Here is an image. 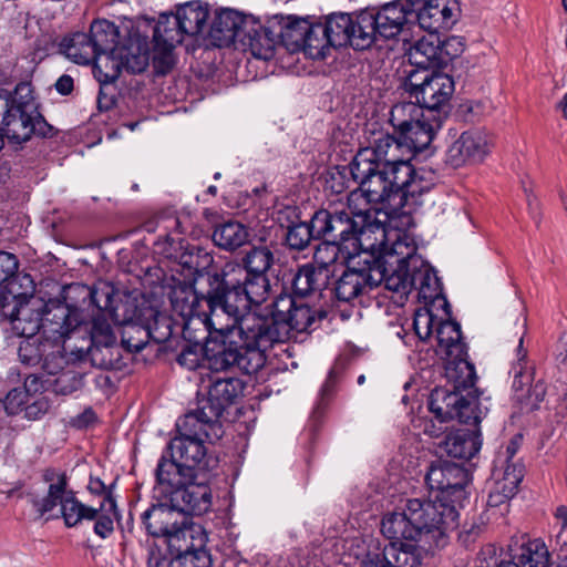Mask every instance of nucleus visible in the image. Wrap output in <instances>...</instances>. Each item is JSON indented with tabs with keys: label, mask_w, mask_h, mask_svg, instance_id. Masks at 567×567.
I'll return each mask as SVG.
<instances>
[{
	"label": "nucleus",
	"mask_w": 567,
	"mask_h": 567,
	"mask_svg": "<svg viewBox=\"0 0 567 567\" xmlns=\"http://www.w3.org/2000/svg\"><path fill=\"white\" fill-rule=\"evenodd\" d=\"M426 112L416 102H400L392 106L390 112V123L394 132L399 134L408 126L413 125L420 118L426 116Z\"/></svg>",
	"instance_id": "48"
},
{
	"label": "nucleus",
	"mask_w": 567,
	"mask_h": 567,
	"mask_svg": "<svg viewBox=\"0 0 567 567\" xmlns=\"http://www.w3.org/2000/svg\"><path fill=\"white\" fill-rule=\"evenodd\" d=\"M244 389L245 385L238 378H217L212 381L207 396L200 400L197 409L189 413L206 421V429L212 436H223L219 417L226 409L236 403Z\"/></svg>",
	"instance_id": "11"
},
{
	"label": "nucleus",
	"mask_w": 567,
	"mask_h": 567,
	"mask_svg": "<svg viewBox=\"0 0 567 567\" xmlns=\"http://www.w3.org/2000/svg\"><path fill=\"white\" fill-rule=\"evenodd\" d=\"M241 267L249 275L266 276L274 262V254L267 247H254L243 259Z\"/></svg>",
	"instance_id": "54"
},
{
	"label": "nucleus",
	"mask_w": 567,
	"mask_h": 567,
	"mask_svg": "<svg viewBox=\"0 0 567 567\" xmlns=\"http://www.w3.org/2000/svg\"><path fill=\"white\" fill-rule=\"evenodd\" d=\"M391 238L383 245L382 255L385 258L383 262L396 265L400 268L409 267V260L412 259L417 250L414 239L406 233L389 229Z\"/></svg>",
	"instance_id": "35"
},
{
	"label": "nucleus",
	"mask_w": 567,
	"mask_h": 567,
	"mask_svg": "<svg viewBox=\"0 0 567 567\" xmlns=\"http://www.w3.org/2000/svg\"><path fill=\"white\" fill-rule=\"evenodd\" d=\"M441 54L440 41L431 34L415 42L409 51V60L416 68L432 69L441 63Z\"/></svg>",
	"instance_id": "42"
},
{
	"label": "nucleus",
	"mask_w": 567,
	"mask_h": 567,
	"mask_svg": "<svg viewBox=\"0 0 567 567\" xmlns=\"http://www.w3.org/2000/svg\"><path fill=\"white\" fill-rule=\"evenodd\" d=\"M330 41L322 23H311L309 21L307 34L305 35V45L301 50L313 59H323L326 50L329 49Z\"/></svg>",
	"instance_id": "51"
},
{
	"label": "nucleus",
	"mask_w": 567,
	"mask_h": 567,
	"mask_svg": "<svg viewBox=\"0 0 567 567\" xmlns=\"http://www.w3.org/2000/svg\"><path fill=\"white\" fill-rule=\"evenodd\" d=\"M96 514L93 518L94 533L102 539L107 538L114 532V520L118 518L116 501L113 495L104 498L99 507H95Z\"/></svg>",
	"instance_id": "50"
},
{
	"label": "nucleus",
	"mask_w": 567,
	"mask_h": 567,
	"mask_svg": "<svg viewBox=\"0 0 567 567\" xmlns=\"http://www.w3.org/2000/svg\"><path fill=\"white\" fill-rule=\"evenodd\" d=\"M175 48L176 47L156 45V43H154L153 66L157 74L164 75L172 70L175 63Z\"/></svg>",
	"instance_id": "58"
},
{
	"label": "nucleus",
	"mask_w": 567,
	"mask_h": 567,
	"mask_svg": "<svg viewBox=\"0 0 567 567\" xmlns=\"http://www.w3.org/2000/svg\"><path fill=\"white\" fill-rule=\"evenodd\" d=\"M42 481L47 484L43 495L28 493V502L38 514L43 517L59 507L60 517L65 527L74 528L84 520L92 522L95 517V507L82 503L76 493L70 487V478L65 471L47 467L41 473Z\"/></svg>",
	"instance_id": "4"
},
{
	"label": "nucleus",
	"mask_w": 567,
	"mask_h": 567,
	"mask_svg": "<svg viewBox=\"0 0 567 567\" xmlns=\"http://www.w3.org/2000/svg\"><path fill=\"white\" fill-rule=\"evenodd\" d=\"M165 539L179 558L193 563L195 567H210V555L206 549L207 534L188 516L184 515Z\"/></svg>",
	"instance_id": "13"
},
{
	"label": "nucleus",
	"mask_w": 567,
	"mask_h": 567,
	"mask_svg": "<svg viewBox=\"0 0 567 567\" xmlns=\"http://www.w3.org/2000/svg\"><path fill=\"white\" fill-rule=\"evenodd\" d=\"M334 269L318 268L307 264L299 268L292 282L293 292L299 297H306L324 289Z\"/></svg>",
	"instance_id": "36"
},
{
	"label": "nucleus",
	"mask_w": 567,
	"mask_h": 567,
	"mask_svg": "<svg viewBox=\"0 0 567 567\" xmlns=\"http://www.w3.org/2000/svg\"><path fill=\"white\" fill-rule=\"evenodd\" d=\"M248 239L245 226L237 221H228L218 226L213 234V240L219 247L233 250L244 245Z\"/></svg>",
	"instance_id": "49"
},
{
	"label": "nucleus",
	"mask_w": 567,
	"mask_h": 567,
	"mask_svg": "<svg viewBox=\"0 0 567 567\" xmlns=\"http://www.w3.org/2000/svg\"><path fill=\"white\" fill-rule=\"evenodd\" d=\"M120 65L128 73L138 74L150 65L148 44L142 39H131L115 53Z\"/></svg>",
	"instance_id": "37"
},
{
	"label": "nucleus",
	"mask_w": 567,
	"mask_h": 567,
	"mask_svg": "<svg viewBox=\"0 0 567 567\" xmlns=\"http://www.w3.org/2000/svg\"><path fill=\"white\" fill-rule=\"evenodd\" d=\"M384 279L383 264L365 251L351 256L346 269L334 281L333 295L339 302L353 303Z\"/></svg>",
	"instance_id": "8"
},
{
	"label": "nucleus",
	"mask_w": 567,
	"mask_h": 567,
	"mask_svg": "<svg viewBox=\"0 0 567 567\" xmlns=\"http://www.w3.org/2000/svg\"><path fill=\"white\" fill-rule=\"evenodd\" d=\"M204 358V347H186L177 357V362L188 370H195L199 367Z\"/></svg>",
	"instance_id": "63"
},
{
	"label": "nucleus",
	"mask_w": 567,
	"mask_h": 567,
	"mask_svg": "<svg viewBox=\"0 0 567 567\" xmlns=\"http://www.w3.org/2000/svg\"><path fill=\"white\" fill-rule=\"evenodd\" d=\"M413 523L414 522L410 519L408 505L405 504L402 512H392L383 516L381 520V533L388 539L393 540L392 544H398V546L408 545L402 540L420 542L416 528ZM389 545H391V543ZM412 545L415 546L422 554L421 547L416 546L415 544ZM421 558L423 559L422 555Z\"/></svg>",
	"instance_id": "30"
},
{
	"label": "nucleus",
	"mask_w": 567,
	"mask_h": 567,
	"mask_svg": "<svg viewBox=\"0 0 567 567\" xmlns=\"http://www.w3.org/2000/svg\"><path fill=\"white\" fill-rule=\"evenodd\" d=\"M176 426L178 435L171 440L156 467L157 483L169 486L185 480L205 478L217 463L208 455L205 441L214 442L221 437L212 436L206 421L189 412L178 419Z\"/></svg>",
	"instance_id": "2"
},
{
	"label": "nucleus",
	"mask_w": 567,
	"mask_h": 567,
	"mask_svg": "<svg viewBox=\"0 0 567 567\" xmlns=\"http://www.w3.org/2000/svg\"><path fill=\"white\" fill-rule=\"evenodd\" d=\"M425 482L431 492H436L435 497L454 505H462L467 498L466 485L468 483L467 471L452 462L437 461L433 463L425 476Z\"/></svg>",
	"instance_id": "16"
},
{
	"label": "nucleus",
	"mask_w": 567,
	"mask_h": 567,
	"mask_svg": "<svg viewBox=\"0 0 567 567\" xmlns=\"http://www.w3.org/2000/svg\"><path fill=\"white\" fill-rule=\"evenodd\" d=\"M277 42V34L264 27L261 21L255 17L252 28H246L239 44L245 50H249L255 58L270 60L275 54Z\"/></svg>",
	"instance_id": "31"
},
{
	"label": "nucleus",
	"mask_w": 567,
	"mask_h": 567,
	"mask_svg": "<svg viewBox=\"0 0 567 567\" xmlns=\"http://www.w3.org/2000/svg\"><path fill=\"white\" fill-rule=\"evenodd\" d=\"M381 262L384 265L383 260ZM384 269V279L382 282H384L385 288L395 292L400 293H406L411 288V278L409 276V267L404 266V268H400L396 266V269L393 270L391 275H386V268L383 266Z\"/></svg>",
	"instance_id": "57"
},
{
	"label": "nucleus",
	"mask_w": 567,
	"mask_h": 567,
	"mask_svg": "<svg viewBox=\"0 0 567 567\" xmlns=\"http://www.w3.org/2000/svg\"><path fill=\"white\" fill-rule=\"evenodd\" d=\"M481 445L482 442L478 432L458 430L445 436L441 449L451 457L470 460L478 453Z\"/></svg>",
	"instance_id": "34"
},
{
	"label": "nucleus",
	"mask_w": 567,
	"mask_h": 567,
	"mask_svg": "<svg viewBox=\"0 0 567 567\" xmlns=\"http://www.w3.org/2000/svg\"><path fill=\"white\" fill-rule=\"evenodd\" d=\"M92 339L94 342L104 347H110L116 341L111 326L107 322L100 320H95L93 323Z\"/></svg>",
	"instance_id": "64"
},
{
	"label": "nucleus",
	"mask_w": 567,
	"mask_h": 567,
	"mask_svg": "<svg viewBox=\"0 0 567 567\" xmlns=\"http://www.w3.org/2000/svg\"><path fill=\"white\" fill-rule=\"evenodd\" d=\"M442 123L443 117L441 115H426L398 134L401 142L409 146L412 158L416 153L422 152L431 144L435 132L442 126Z\"/></svg>",
	"instance_id": "28"
},
{
	"label": "nucleus",
	"mask_w": 567,
	"mask_h": 567,
	"mask_svg": "<svg viewBox=\"0 0 567 567\" xmlns=\"http://www.w3.org/2000/svg\"><path fill=\"white\" fill-rule=\"evenodd\" d=\"M420 550L413 545L371 543L363 558L364 567H421Z\"/></svg>",
	"instance_id": "21"
},
{
	"label": "nucleus",
	"mask_w": 567,
	"mask_h": 567,
	"mask_svg": "<svg viewBox=\"0 0 567 567\" xmlns=\"http://www.w3.org/2000/svg\"><path fill=\"white\" fill-rule=\"evenodd\" d=\"M489 152V141L484 132L470 130L463 132L446 151V163L457 168L466 164H476Z\"/></svg>",
	"instance_id": "22"
},
{
	"label": "nucleus",
	"mask_w": 567,
	"mask_h": 567,
	"mask_svg": "<svg viewBox=\"0 0 567 567\" xmlns=\"http://www.w3.org/2000/svg\"><path fill=\"white\" fill-rule=\"evenodd\" d=\"M424 82L415 100L427 115H441L444 118L454 92L452 78L443 73H434Z\"/></svg>",
	"instance_id": "23"
},
{
	"label": "nucleus",
	"mask_w": 567,
	"mask_h": 567,
	"mask_svg": "<svg viewBox=\"0 0 567 567\" xmlns=\"http://www.w3.org/2000/svg\"><path fill=\"white\" fill-rule=\"evenodd\" d=\"M185 34L175 13L161 14L153 34L156 45L176 47L182 43Z\"/></svg>",
	"instance_id": "47"
},
{
	"label": "nucleus",
	"mask_w": 567,
	"mask_h": 567,
	"mask_svg": "<svg viewBox=\"0 0 567 567\" xmlns=\"http://www.w3.org/2000/svg\"><path fill=\"white\" fill-rule=\"evenodd\" d=\"M154 323L146 327L136 323L125 324L122 334L123 346L131 352H140L145 348L150 338L161 343L166 341L171 334V320L161 313H152Z\"/></svg>",
	"instance_id": "24"
},
{
	"label": "nucleus",
	"mask_w": 567,
	"mask_h": 567,
	"mask_svg": "<svg viewBox=\"0 0 567 567\" xmlns=\"http://www.w3.org/2000/svg\"><path fill=\"white\" fill-rule=\"evenodd\" d=\"M429 409L441 422L456 419L461 423L476 425L482 419L477 390L468 391L465 396L462 393L435 389L430 395Z\"/></svg>",
	"instance_id": "12"
},
{
	"label": "nucleus",
	"mask_w": 567,
	"mask_h": 567,
	"mask_svg": "<svg viewBox=\"0 0 567 567\" xmlns=\"http://www.w3.org/2000/svg\"><path fill=\"white\" fill-rule=\"evenodd\" d=\"M40 120L41 115L31 114L11 106L9 114L1 122V130L10 142L21 144L30 140Z\"/></svg>",
	"instance_id": "32"
},
{
	"label": "nucleus",
	"mask_w": 567,
	"mask_h": 567,
	"mask_svg": "<svg viewBox=\"0 0 567 567\" xmlns=\"http://www.w3.org/2000/svg\"><path fill=\"white\" fill-rule=\"evenodd\" d=\"M11 104L21 111L40 115L33 96V89L29 82L17 84L13 94H11Z\"/></svg>",
	"instance_id": "55"
},
{
	"label": "nucleus",
	"mask_w": 567,
	"mask_h": 567,
	"mask_svg": "<svg viewBox=\"0 0 567 567\" xmlns=\"http://www.w3.org/2000/svg\"><path fill=\"white\" fill-rule=\"evenodd\" d=\"M411 14L416 13L420 28L430 34L450 30L457 21L456 0H408Z\"/></svg>",
	"instance_id": "18"
},
{
	"label": "nucleus",
	"mask_w": 567,
	"mask_h": 567,
	"mask_svg": "<svg viewBox=\"0 0 567 567\" xmlns=\"http://www.w3.org/2000/svg\"><path fill=\"white\" fill-rule=\"evenodd\" d=\"M94 45L87 33L75 32L65 37L60 43V51L71 61L87 65L96 60Z\"/></svg>",
	"instance_id": "41"
},
{
	"label": "nucleus",
	"mask_w": 567,
	"mask_h": 567,
	"mask_svg": "<svg viewBox=\"0 0 567 567\" xmlns=\"http://www.w3.org/2000/svg\"><path fill=\"white\" fill-rule=\"evenodd\" d=\"M311 239L313 236L306 221L293 224L287 229L286 243L290 249L303 250Z\"/></svg>",
	"instance_id": "56"
},
{
	"label": "nucleus",
	"mask_w": 567,
	"mask_h": 567,
	"mask_svg": "<svg viewBox=\"0 0 567 567\" xmlns=\"http://www.w3.org/2000/svg\"><path fill=\"white\" fill-rule=\"evenodd\" d=\"M445 377L453 385L452 392L473 391L477 380L474 364L465 355H451L445 358Z\"/></svg>",
	"instance_id": "33"
},
{
	"label": "nucleus",
	"mask_w": 567,
	"mask_h": 567,
	"mask_svg": "<svg viewBox=\"0 0 567 567\" xmlns=\"http://www.w3.org/2000/svg\"><path fill=\"white\" fill-rule=\"evenodd\" d=\"M83 377L74 372H63L55 381L56 391L61 394H71L81 389Z\"/></svg>",
	"instance_id": "62"
},
{
	"label": "nucleus",
	"mask_w": 567,
	"mask_h": 567,
	"mask_svg": "<svg viewBox=\"0 0 567 567\" xmlns=\"http://www.w3.org/2000/svg\"><path fill=\"white\" fill-rule=\"evenodd\" d=\"M411 16L410 4L398 1L389 2L379 9H365L361 11L359 29L361 39L359 45L369 49L379 38L393 39L399 35Z\"/></svg>",
	"instance_id": "10"
},
{
	"label": "nucleus",
	"mask_w": 567,
	"mask_h": 567,
	"mask_svg": "<svg viewBox=\"0 0 567 567\" xmlns=\"http://www.w3.org/2000/svg\"><path fill=\"white\" fill-rule=\"evenodd\" d=\"M436 319L429 310H420L414 316V331L421 340H426L432 334L433 327H436Z\"/></svg>",
	"instance_id": "59"
},
{
	"label": "nucleus",
	"mask_w": 567,
	"mask_h": 567,
	"mask_svg": "<svg viewBox=\"0 0 567 567\" xmlns=\"http://www.w3.org/2000/svg\"><path fill=\"white\" fill-rule=\"evenodd\" d=\"M439 350L445 358L465 355L466 344L462 340L461 326L453 320L440 321L436 324Z\"/></svg>",
	"instance_id": "40"
},
{
	"label": "nucleus",
	"mask_w": 567,
	"mask_h": 567,
	"mask_svg": "<svg viewBox=\"0 0 567 567\" xmlns=\"http://www.w3.org/2000/svg\"><path fill=\"white\" fill-rule=\"evenodd\" d=\"M406 505L420 542L430 548L444 547L447 544L449 534L457 527L456 505L439 497L409 498Z\"/></svg>",
	"instance_id": "6"
},
{
	"label": "nucleus",
	"mask_w": 567,
	"mask_h": 567,
	"mask_svg": "<svg viewBox=\"0 0 567 567\" xmlns=\"http://www.w3.org/2000/svg\"><path fill=\"white\" fill-rule=\"evenodd\" d=\"M175 16L184 34L195 37L207 28L209 10L207 4L193 1L178 7Z\"/></svg>",
	"instance_id": "38"
},
{
	"label": "nucleus",
	"mask_w": 567,
	"mask_h": 567,
	"mask_svg": "<svg viewBox=\"0 0 567 567\" xmlns=\"http://www.w3.org/2000/svg\"><path fill=\"white\" fill-rule=\"evenodd\" d=\"M369 143L349 166L367 200L388 203L392 213L419 205V198L432 188L433 182L425 172L414 169L409 146L383 131L373 132Z\"/></svg>",
	"instance_id": "1"
},
{
	"label": "nucleus",
	"mask_w": 567,
	"mask_h": 567,
	"mask_svg": "<svg viewBox=\"0 0 567 567\" xmlns=\"http://www.w3.org/2000/svg\"><path fill=\"white\" fill-rule=\"evenodd\" d=\"M87 35L92 45H94L96 59L109 52L115 53L118 30L114 23L107 20H96L92 22Z\"/></svg>",
	"instance_id": "44"
},
{
	"label": "nucleus",
	"mask_w": 567,
	"mask_h": 567,
	"mask_svg": "<svg viewBox=\"0 0 567 567\" xmlns=\"http://www.w3.org/2000/svg\"><path fill=\"white\" fill-rule=\"evenodd\" d=\"M255 17L234 9H220L215 12L208 29L213 44L223 48L239 43L246 28H252Z\"/></svg>",
	"instance_id": "20"
},
{
	"label": "nucleus",
	"mask_w": 567,
	"mask_h": 567,
	"mask_svg": "<svg viewBox=\"0 0 567 567\" xmlns=\"http://www.w3.org/2000/svg\"><path fill=\"white\" fill-rule=\"evenodd\" d=\"M309 20L297 16L281 17L279 20V31L276 32L281 44L289 51H301L305 45V35Z\"/></svg>",
	"instance_id": "39"
},
{
	"label": "nucleus",
	"mask_w": 567,
	"mask_h": 567,
	"mask_svg": "<svg viewBox=\"0 0 567 567\" xmlns=\"http://www.w3.org/2000/svg\"><path fill=\"white\" fill-rule=\"evenodd\" d=\"M29 399L28 393L21 388L12 389L8 392L3 402L6 412L10 415L18 414L22 410V406L27 405Z\"/></svg>",
	"instance_id": "61"
},
{
	"label": "nucleus",
	"mask_w": 567,
	"mask_h": 567,
	"mask_svg": "<svg viewBox=\"0 0 567 567\" xmlns=\"http://www.w3.org/2000/svg\"><path fill=\"white\" fill-rule=\"evenodd\" d=\"M351 256L354 255L347 241L337 243L331 239H327L317 247L313 254L312 265L318 268L331 269L339 259H342V261L348 264Z\"/></svg>",
	"instance_id": "45"
},
{
	"label": "nucleus",
	"mask_w": 567,
	"mask_h": 567,
	"mask_svg": "<svg viewBox=\"0 0 567 567\" xmlns=\"http://www.w3.org/2000/svg\"><path fill=\"white\" fill-rule=\"evenodd\" d=\"M330 221L331 214L328 210L322 209L316 212L310 223H308V227L311 230L313 238L324 237L329 239Z\"/></svg>",
	"instance_id": "60"
},
{
	"label": "nucleus",
	"mask_w": 567,
	"mask_h": 567,
	"mask_svg": "<svg viewBox=\"0 0 567 567\" xmlns=\"http://www.w3.org/2000/svg\"><path fill=\"white\" fill-rule=\"evenodd\" d=\"M42 310L41 300H25L21 295L0 291V315L10 321L20 337L32 338L42 330Z\"/></svg>",
	"instance_id": "15"
},
{
	"label": "nucleus",
	"mask_w": 567,
	"mask_h": 567,
	"mask_svg": "<svg viewBox=\"0 0 567 567\" xmlns=\"http://www.w3.org/2000/svg\"><path fill=\"white\" fill-rule=\"evenodd\" d=\"M205 478L185 480L178 484H159L163 496L183 515H203L212 507V492Z\"/></svg>",
	"instance_id": "17"
},
{
	"label": "nucleus",
	"mask_w": 567,
	"mask_h": 567,
	"mask_svg": "<svg viewBox=\"0 0 567 567\" xmlns=\"http://www.w3.org/2000/svg\"><path fill=\"white\" fill-rule=\"evenodd\" d=\"M212 333H206V343L204 346V359L207 362V367L212 371H226L231 368H238L246 374H252L259 371V369H248L245 359L247 355L239 346L237 339L234 338L231 332H215L216 337ZM202 336L194 339L198 343Z\"/></svg>",
	"instance_id": "14"
},
{
	"label": "nucleus",
	"mask_w": 567,
	"mask_h": 567,
	"mask_svg": "<svg viewBox=\"0 0 567 567\" xmlns=\"http://www.w3.org/2000/svg\"><path fill=\"white\" fill-rule=\"evenodd\" d=\"M213 284L218 292L212 301H221L223 308L235 312L251 310V305L265 301L270 288L267 276L249 275L236 261H228L220 271L214 272Z\"/></svg>",
	"instance_id": "5"
},
{
	"label": "nucleus",
	"mask_w": 567,
	"mask_h": 567,
	"mask_svg": "<svg viewBox=\"0 0 567 567\" xmlns=\"http://www.w3.org/2000/svg\"><path fill=\"white\" fill-rule=\"evenodd\" d=\"M518 567H549V551L540 539H533L522 544L511 556Z\"/></svg>",
	"instance_id": "43"
},
{
	"label": "nucleus",
	"mask_w": 567,
	"mask_h": 567,
	"mask_svg": "<svg viewBox=\"0 0 567 567\" xmlns=\"http://www.w3.org/2000/svg\"><path fill=\"white\" fill-rule=\"evenodd\" d=\"M381 205L380 208H364L363 216H367L365 220L358 224L357 229L350 238V249L353 255L362 252H370L375 258H380L383 245L391 238V231L388 226H392V219L401 215H405L404 208L399 209L396 213H392L386 208L388 203H378Z\"/></svg>",
	"instance_id": "9"
},
{
	"label": "nucleus",
	"mask_w": 567,
	"mask_h": 567,
	"mask_svg": "<svg viewBox=\"0 0 567 567\" xmlns=\"http://www.w3.org/2000/svg\"><path fill=\"white\" fill-rule=\"evenodd\" d=\"M82 289L86 291L91 298V302L97 309L106 312L109 316L111 315L120 295L112 284L107 281H99L92 288L83 286Z\"/></svg>",
	"instance_id": "52"
},
{
	"label": "nucleus",
	"mask_w": 567,
	"mask_h": 567,
	"mask_svg": "<svg viewBox=\"0 0 567 567\" xmlns=\"http://www.w3.org/2000/svg\"><path fill=\"white\" fill-rule=\"evenodd\" d=\"M76 326L70 308L60 302L43 303L42 333L54 340L65 338Z\"/></svg>",
	"instance_id": "27"
},
{
	"label": "nucleus",
	"mask_w": 567,
	"mask_h": 567,
	"mask_svg": "<svg viewBox=\"0 0 567 567\" xmlns=\"http://www.w3.org/2000/svg\"><path fill=\"white\" fill-rule=\"evenodd\" d=\"M274 321L278 328L285 326L286 340L291 332H305L316 321L324 317L323 312L312 310L308 305L298 303L291 296L281 295L271 303Z\"/></svg>",
	"instance_id": "19"
},
{
	"label": "nucleus",
	"mask_w": 567,
	"mask_h": 567,
	"mask_svg": "<svg viewBox=\"0 0 567 567\" xmlns=\"http://www.w3.org/2000/svg\"><path fill=\"white\" fill-rule=\"evenodd\" d=\"M523 476L520 464L507 463V460L503 456H496L492 478L493 483L501 485L503 492L516 493Z\"/></svg>",
	"instance_id": "46"
},
{
	"label": "nucleus",
	"mask_w": 567,
	"mask_h": 567,
	"mask_svg": "<svg viewBox=\"0 0 567 567\" xmlns=\"http://www.w3.org/2000/svg\"><path fill=\"white\" fill-rule=\"evenodd\" d=\"M210 324L214 332H231L247 355L248 369H261L266 363V351L275 343L286 341L285 326L277 327L270 308L267 315L256 311H231L217 306Z\"/></svg>",
	"instance_id": "3"
},
{
	"label": "nucleus",
	"mask_w": 567,
	"mask_h": 567,
	"mask_svg": "<svg viewBox=\"0 0 567 567\" xmlns=\"http://www.w3.org/2000/svg\"><path fill=\"white\" fill-rule=\"evenodd\" d=\"M361 11L354 14L333 13L329 16L323 24L330 45L333 48L350 45L354 50H365L367 45H359L361 39V30L359 29V19Z\"/></svg>",
	"instance_id": "25"
},
{
	"label": "nucleus",
	"mask_w": 567,
	"mask_h": 567,
	"mask_svg": "<svg viewBox=\"0 0 567 567\" xmlns=\"http://www.w3.org/2000/svg\"><path fill=\"white\" fill-rule=\"evenodd\" d=\"M363 198L367 204V197L360 192H352L348 198V207L350 212L340 210L331 214L330 221V235L329 239L337 243H346L350 245L351 235L357 229L358 224L365 220L367 216H363V210H357V202Z\"/></svg>",
	"instance_id": "26"
},
{
	"label": "nucleus",
	"mask_w": 567,
	"mask_h": 567,
	"mask_svg": "<svg viewBox=\"0 0 567 567\" xmlns=\"http://www.w3.org/2000/svg\"><path fill=\"white\" fill-rule=\"evenodd\" d=\"M183 513L169 504L153 505L142 514L146 530L153 537L166 538L183 518Z\"/></svg>",
	"instance_id": "29"
},
{
	"label": "nucleus",
	"mask_w": 567,
	"mask_h": 567,
	"mask_svg": "<svg viewBox=\"0 0 567 567\" xmlns=\"http://www.w3.org/2000/svg\"><path fill=\"white\" fill-rule=\"evenodd\" d=\"M209 289L206 295H198L192 287H175L169 295L172 312L182 319L183 332L189 339H197L196 332H202V338L214 330L210 324L213 311L221 301L217 302L213 297L218 292L216 284H213V274L208 276Z\"/></svg>",
	"instance_id": "7"
},
{
	"label": "nucleus",
	"mask_w": 567,
	"mask_h": 567,
	"mask_svg": "<svg viewBox=\"0 0 567 567\" xmlns=\"http://www.w3.org/2000/svg\"><path fill=\"white\" fill-rule=\"evenodd\" d=\"M110 317L115 323L125 326L138 322L143 315L136 299L131 295H124L118 296Z\"/></svg>",
	"instance_id": "53"
}]
</instances>
